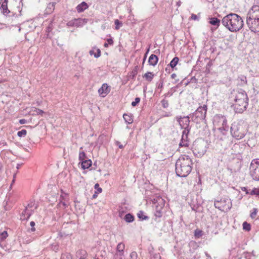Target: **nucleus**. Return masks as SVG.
Instances as JSON below:
<instances>
[{"mask_svg": "<svg viewBox=\"0 0 259 259\" xmlns=\"http://www.w3.org/2000/svg\"><path fill=\"white\" fill-rule=\"evenodd\" d=\"M154 74L151 72H147L144 75L143 77L145 78L147 81H151L154 77Z\"/></svg>", "mask_w": 259, "mask_h": 259, "instance_id": "obj_31", "label": "nucleus"}, {"mask_svg": "<svg viewBox=\"0 0 259 259\" xmlns=\"http://www.w3.org/2000/svg\"><path fill=\"white\" fill-rule=\"evenodd\" d=\"M115 144L116 145L118 146L120 149H122L123 148V146L122 144H121V143L119 141H116Z\"/></svg>", "mask_w": 259, "mask_h": 259, "instance_id": "obj_57", "label": "nucleus"}, {"mask_svg": "<svg viewBox=\"0 0 259 259\" xmlns=\"http://www.w3.org/2000/svg\"><path fill=\"white\" fill-rule=\"evenodd\" d=\"M78 159L80 161L86 160V154L83 151H80L79 153Z\"/></svg>", "mask_w": 259, "mask_h": 259, "instance_id": "obj_34", "label": "nucleus"}, {"mask_svg": "<svg viewBox=\"0 0 259 259\" xmlns=\"http://www.w3.org/2000/svg\"><path fill=\"white\" fill-rule=\"evenodd\" d=\"M229 98L230 101L234 102L232 106L236 113H241L246 110L249 99L245 91L242 89L233 90Z\"/></svg>", "mask_w": 259, "mask_h": 259, "instance_id": "obj_1", "label": "nucleus"}, {"mask_svg": "<svg viewBox=\"0 0 259 259\" xmlns=\"http://www.w3.org/2000/svg\"><path fill=\"white\" fill-rule=\"evenodd\" d=\"M207 109V106L205 104L197 108L194 113L190 114L192 121L196 124L205 122Z\"/></svg>", "mask_w": 259, "mask_h": 259, "instance_id": "obj_5", "label": "nucleus"}, {"mask_svg": "<svg viewBox=\"0 0 259 259\" xmlns=\"http://www.w3.org/2000/svg\"><path fill=\"white\" fill-rule=\"evenodd\" d=\"M26 209L28 210V213H30V215H31V214L33 212V210L32 209H28V207H26Z\"/></svg>", "mask_w": 259, "mask_h": 259, "instance_id": "obj_60", "label": "nucleus"}, {"mask_svg": "<svg viewBox=\"0 0 259 259\" xmlns=\"http://www.w3.org/2000/svg\"><path fill=\"white\" fill-rule=\"evenodd\" d=\"M246 23L251 31L254 32H259V20L247 16Z\"/></svg>", "mask_w": 259, "mask_h": 259, "instance_id": "obj_10", "label": "nucleus"}, {"mask_svg": "<svg viewBox=\"0 0 259 259\" xmlns=\"http://www.w3.org/2000/svg\"><path fill=\"white\" fill-rule=\"evenodd\" d=\"M125 248V245L122 242H120L118 244L117 247H116V250L114 254H120L122 255L124 254V250Z\"/></svg>", "mask_w": 259, "mask_h": 259, "instance_id": "obj_17", "label": "nucleus"}, {"mask_svg": "<svg viewBox=\"0 0 259 259\" xmlns=\"http://www.w3.org/2000/svg\"><path fill=\"white\" fill-rule=\"evenodd\" d=\"M101 56V51L100 49H97V53H95L94 57L96 58L99 57Z\"/></svg>", "mask_w": 259, "mask_h": 259, "instance_id": "obj_53", "label": "nucleus"}, {"mask_svg": "<svg viewBox=\"0 0 259 259\" xmlns=\"http://www.w3.org/2000/svg\"><path fill=\"white\" fill-rule=\"evenodd\" d=\"M207 143L202 140H196L193 145V152L194 154L198 157L202 156L206 152L207 149Z\"/></svg>", "mask_w": 259, "mask_h": 259, "instance_id": "obj_6", "label": "nucleus"}, {"mask_svg": "<svg viewBox=\"0 0 259 259\" xmlns=\"http://www.w3.org/2000/svg\"><path fill=\"white\" fill-rule=\"evenodd\" d=\"M30 225L31 227V231L34 232L35 230V228H34L35 225V223L33 221H31L30 223Z\"/></svg>", "mask_w": 259, "mask_h": 259, "instance_id": "obj_50", "label": "nucleus"}, {"mask_svg": "<svg viewBox=\"0 0 259 259\" xmlns=\"http://www.w3.org/2000/svg\"><path fill=\"white\" fill-rule=\"evenodd\" d=\"M30 213H28V210L25 208V210L22 212L21 219L22 220H27L30 217Z\"/></svg>", "mask_w": 259, "mask_h": 259, "instance_id": "obj_29", "label": "nucleus"}, {"mask_svg": "<svg viewBox=\"0 0 259 259\" xmlns=\"http://www.w3.org/2000/svg\"><path fill=\"white\" fill-rule=\"evenodd\" d=\"M8 236V233L6 231H3L0 234V241H4Z\"/></svg>", "mask_w": 259, "mask_h": 259, "instance_id": "obj_37", "label": "nucleus"}, {"mask_svg": "<svg viewBox=\"0 0 259 259\" xmlns=\"http://www.w3.org/2000/svg\"><path fill=\"white\" fill-rule=\"evenodd\" d=\"M244 257L246 259H251V254L249 252L244 253Z\"/></svg>", "mask_w": 259, "mask_h": 259, "instance_id": "obj_49", "label": "nucleus"}, {"mask_svg": "<svg viewBox=\"0 0 259 259\" xmlns=\"http://www.w3.org/2000/svg\"><path fill=\"white\" fill-rule=\"evenodd\" d=\"M192 160L186 155H181L176 163V172L180 177H186L192 169Z\"/></svg>", "mask_w": 259, "mask_h": 259, "instance_id": "obj_2", "label": "nucleus"}, {"mask_svg": "<svg viewBox=\"0 0 259 259\" xmlns=\"http://www.w3.org/2000/svg\"><path fill=\"white\" fill-rule=\"evenodd\" d=\"M76 256L79 259H85L87 256V253L85 250L80 249L76 252Z\"/></svg>", "mask_w": 259, "mask_h": 259, "instance_id": "obj_19", "label": "nucleus"}, {"mask_svg": "<svg viewBox=\"0 0 259 259\" xmlns=\"http://www.w3.org/2000/svg\"><path fill=\"white\" fill-rule=\"evenodd\" d=\"M34 205V203L33 202H31L28 204V205L26 207H28V209H32L33 206Z\"/></svg>", "mask_w": 259, "mask_h": 259, "instance_id": "obj_61", "label": "nucleus"}, {"mask_svg": "<svg viewBox=\"0 0 259 259\" xmlns=\"http://www.w3.org/2000/svg\"><path fill=\"white\" fill-rule=\"evenodd\" d=\"M179 61V58L178 57H175L170 61L169 65L172 68H174L176 66V65L178 64Z\"/></svg>", "mask_w": 259, "mask_h": 259, "instance_id": "obj_33", "label": "nucleus"}, {"mask_svg": "<svg viewBox=\"0 0 259 259\" xmlns=\"http://www.w3.org/2000/svg\"><path fill=\"white\" fill-rule=\"evenodd\" d=\"M60 200H69L68 194L63 192V191L61 190Z\"/></svg>", "mask_w": 259, "mask_h": 259, "instance_id": "obj_35", "label": "nucleus"}, {"mask_svg": "<svg viewBox=\"0 0 259 259\" xmlns=\"http://www.w3.org/2000/svg\"><path fill=\"white\" fill-rule=\"evenodd\" d=\"M153 259H161L159 253H155L153 255Z\"/></svg>", "mask_w": 259, "mask_h": 259, "instance_id": "obj_51", "label": "nucleus"}, {"mask_svg": "<svg viewBox=\"0 0 259 259\" xmlns=\"http://www.w3.org/2000/svg\"><path fill=\"white\" fill-rule=\"evenodd\" d=\"M138 217L141 220H147L149 219L148 217L145 214V213L143 211L140 210L137 214Z\"/></svg>", "mask_w": 259, "mask_h": 259, "instance_id": "obj_32", "label": "nucleus"}, {"mask_svg": "<svg viewBox=\"0 0 259 259\" xmlns=\"http://www.w3.org/2000/svg\"><path fill=\"white\" fill-rule=\"evenodd\" d=\"M222 24L231 32H237L243 26L242 18L235 13L225 16L222 20Z\"/></svg>", "mask_w": 259, "mask_h": 259, "instance_id": "obj_3", "label": "nucleus"}, {"mask_svg": "<svg viewBox=\"0 0 259 259\" xmlns=\"http://www.w3.org/2000/svg\"><path fill=\"white\" fill-rule=\"evenodd\" d=\"M138 68V66H137L136 67V69L133 70L132 72V74L133 75V77H134L135 76V75L137 74V69Z\"/></svg>", "mask_w": 259, "mask_h": 259, "instance_id": "obj_55", "label": "nucleus"}, {"mask_svg": "<svg viewBox=\"0 0 259 259\" xmlns=\"http://www.w3.org/2000/svg\"><path fill=\"white\" fill-rule=\"evenodd\" d=\"M123 118H124L125 122L128 124H131L133 121L132 115L130 114L125 113L123 115Z\"/></svg>", "mask_w": 259, "mask_h": 259, "instance_id": "obj_28", "label": "nucleus"}, {"mask_svg": "<svg viewBox=\"0 0 259 259\" xmlns=\"http://www.w3.org/2000/svg\"><path fill=\"white\" fill-rule=\"evenodd\" d=\"M134 216L130 213L126 214L124 218V220L127 223H132L134 221Z\"/></svg>", "mask_w": 259, "mask_h": 259, "instance_id": "obj_30", "label": "nucleus"}, {"mask_svg": "<svg viewBox=\"0 0 259 259\" xmlns=\"http://www.w3.org/2000/svg\"><path fill=\"white\" fill-rule=\"evenodd\" d=\"M187 139L184 135H182V139L179 144L180 147H188L189 145V141H187Z\"/></svg>", "mask_w": 259, "mask_h": 259, "instance_id": "obj_24", "label": "nucleus"}, {"mask_svg": "<svg viewBox=\"0 0 259 259\" xmlns=\"http://www.w3.org/2000/svg\"><path fill=\"white\" fill-rule=\"evenodd\" d=\"M26 134H27L26 130H22L21 131L18 132L17 136L19 137H22L25 136Z\"/></svg>", "mask_w": 259, "mask_h": 259, "instance_id": "obj_38", "label": "nucleus"}, {"mask_svg": "<svg viewBox=\"0 0 259 259\" xmlns=\"http://www.w3.org/2000/svg\"><path fill=\"white\" fill-rule=\"evenodd\" d=\"M225 137L224 136H221L220 138L218 137L216 140H217V143H218L219 141H224V139L225 138Z\"/></svg>", "mask_w": 259, "mask_h": 259, "instance_id": "obj_62", "label": "nucleus"}, {"mask_svg": "<svg viewBox=\"0 0 259 259\" xmlns=\"http://www.w3.org/2000/svg\"><path fill=\"white\" fill-rule=\"evenodd\" d=\"M110 91V89L107 83H103L102 87L98 90L99 95L102 97H105Z\"/></svg>", "mask_w": 259, "mask_h": 259, "instance_id": "obj_14", "label": "nucleus"}, {"mask_svg": "<svg viewBox=\"0 0 259 259\" xmlns=\"http://www.w3.org/2000/svg\"><path fill=\"white\" fill-rule=\"evenodd\" d=\"M172 95V93L168 92V93L164 94L165 97H170Z\"/></svg>", "mask_w": 259, "mask_h": 259, "instance_id": "obj_63", "label": "nucleus"}, {"mask_svg": "<svg viewBox=\"0 0 259 259\" xmlns=\"http://www.w3.org/2000/svg\"><path fill=\"white\" fill-rule=\"evenodd\" d=\"M21 4V6H22V5H23L22 0H19V6L18 7V8L19 9L18 11L19 12V14L18 15H19V16L21 15V10H20Z\"/></svg>", "mask_w": 259, "mask_h": 259, "instance_id": "obj_56", "label": "nucleus"}, {"mask_svg": "<svg viewBox=\"0 0 259 259\" xmlns=\"http://www.w3.org/2000/svg\"><path fill=\"white\" fill-rule=\"evenodd\" d=\"M184 130L183 132V135H184L185 137H186V138H188V133L190 132V127H188V128H183Z\"/></svg>", "mask_w": 259, "mask_h": 259, "instance_id": "obj_44", "label": "nucleus"}, {"mask_svg": "<svg viewBox=\"0 0 259 259\" xmlns=\"http://www.w3.org/2000/svg\"><path fill=\"white\" fill-rule=\"evenodd\" d=\"M107 41L108 44L110 45H112L113 44V40L112 38H108L107 39Z\"/></svg>", "mask_w": 259, "mask_h": 259, "instance_id": "obj_58", "label": "nucleus"}, {"mask_svg": "<svg viewBox=\"0 0 259 259\" xmlns=\"http://www.w3.org/2000/svg\"><path fill=\"white\" fill-rule=\"evenodd\" d=\"M257 212V208H254L253 209V211L250 213V217H251L252 219H254V218H255V217H256V215Z\"/></svg>", "mask_w": 259, "mask_h": 259, "instance_id": "obj_47", "label": "nucleus"}, {"mask_svg": "<svg viewBox=\"0 0 259 259\" xmlns=\"http://www.w3.org/2000/svg\"><path fill=\"white\" fill-rule=\"evenodd\" d=\"M61 259H71V254L69 253L63 254L61 257Z\"/></svg>", "mask_w": 259, "mask_h": 259, "instance_id": "obj_46", "label": "nucleus"}, {"mask_svg": "<svg viewBox=\"0 0 259 259\" xmlns=\"http://www.w3.org/2000/svg\"><path fill=\"white\" fill-rule=\"evenodd\" d=\"M140 100L141 99L140 98H136L135 101L132 102V106L133 107L136 106L137 104L140 102Z\"/></svg>", "mask_w": 259, "mask_h": 259, "instance_id": "obj_45", "label": "nucleus"}, {"mask_svg": "<svg viewBox=\"0 0 259 259\" xmlns=\"http://www.w3.org/2000/svg\"><path fill=\"white\" fill-rule=\"evenodd\" d=\"M163 208H161L160 207H155V216L156 218H161L163 214Z\"/></svg>", "mask_w": 259, "mask_h": 259, "instance_id": "obj_27", "label": "nucleus"}, {"mask_svg": "<svg viewBox=\"0 0 259 259\" xmlns=\"http://www.w3.org/2000/svg\"><path fill=\"white\" fill-rule=\"evenodd\" d=\"M213 123L215 126H219V130L224 134V132L228 130V126L227 125V120L226 117L221 114L215 115L213 119Z\"/></svg>", "mask_w": 259, "mask_h": 259, "instance_id": "obj_7", "label": "nucleus"}, {"mask_svg": "<svg viewBox=\"0 0 259 259\" xmlns=\"http://www.w3.org/2000/svg\"><path fill=\"white\" fill-rule=\"evenodd\" d=\"M161 103L162 107L164 108H166L168 107L169 104H168V102L167 100H166L165 99H163L161 101Z\"/></svg>", "mask_w": 259, "mask_h": 259, "instance_id": "obj_41", "label": "nucleus"}, {"mask_svg": "<svg viewBox=\"0 0 259 259\" xmlns=\"http://www.w3.org/2000/svg\"><path fill=\"white\" fill-rule=\"evenodd\" d=\"M99 185L98 184H96L95 185V188L97 189V191L99 193H101L102 191V188H99Z\"/></svg>", "mask_w": 259, "mask_h": 259, "instance_id": "obj_52", "label": "nucleus"}, {"mask_svg": "<svg viewBox=\"0 0 259 259\" xmlns=\"http://www.w3.org/2000/svg\"><path fill=\"white\" fill-rule=\"evenodd\" d=\"M138 254L136 251H133L130 253V259H137Z\"/></svg>", "mask_w": 259, "mask_h": 259, "instance_id": "obj_43", "label": "nucleus"}, {"mask_svg": "<svg viewBox=\"0 0 259 259\" xmlns=\"http://www.w3.org/2000/svg\"><path fill=\"white\" fill-rule=\"evenodd\" d=\"M203 235V232L201 230L196 229L194 232V236L196 238H200Z\"/></svg>", "mask_w": 259, "mask_h": 259, "instance_id": "obj_36", "label": "nucleus"}, {"mask_svg": "<svg viewBox=\"0 0 259 259\" xmlns=\"http://www.w3.org/2000/svg\"><path fill=\"white\" fill-rule=\"evenodd\" d=\"M88 22V19L85 18H77L73 19L68 21L66 25L69 27H82L87 24Z\"/></svg>", "mask_w": 259, "mask_h": 259, "instance_id": "obj_11", "label": "nucleus"}, {"mask_svg": "<svg viewBox=\"0 0 259 259\" xmlns=\"http://www.w3.org/2000/svg\"><path fill=\"white\" fill-rule=\"evenodd\" d=\"M19 123L21 124H23L27 123V120L25 119H21L19 120Z\"/></svg>", "mask_w": 259, "mask_h": 259, "instance_id": "obj_59", "label": "nucleus"}, {"mask_svg": "<svg viewBox=\"0 0 259 259\" xmlns=\"http://www.w3.org/2000/svg\"><path fill=\"white\" fill-rule=\"evenodd\" d=\"M214 207L222 211H228L232 207L231 200L229 198L221 199L220 201H214Z\"/></svg>", "mask_w": 259, "mask_h": 259, "instance_id": "obj_8", "label": "nucleus"}, {"mask_svg": "<svg viewBox=\"0 0 259 259\" xmlns=\"http://www.w3.org/2000/svg\"><path fill=\"white\" fill-rule=\"evenodd\" d=\"M55 3H50L48 4L47 8L46 10V13L51 14L52 13L55 9Z\"/></svg>", "mask_w": 259, "mask_h": 259, "instance_id": "obj_26", "label": "nucleus"}, {"mask_svg": "<svg viewBox=\"0 0 259 259\" xmlns=\"http://www.w3.org/2000/svg\"><path fill=\"white\" fill-rule=\"evenodd\" d=\"M191 19L194 20H198L199 19L198 17L194 14H192Z\"/></svg>", "mask_w": 259, "mask_h": 259, "instance_id": "obj_54", "label": "nucleus"}, {"mask_svg": "<svg viewBox=\"0 0 259 259\" xmlns=\"http://www.w3.org/2000/svg\"><path fill=\"white\" fill-rule=\"evenodd\" d=\"M209 20H209V23L211 25L215 26L217 27V28H218L220 26V23H221V21L220 19H218L216 17H212V18H210Z\"/></svg>", "mask_w": 259, "mask_h": 259, "instance_id": "obj_20", "label": "nucleus"}, {"mask_svg": "<svg viewBox=\"0 0 259 259\" xmlns=\"http://www.w3.org/2000/svg\"><path fill=\"white\" fill-rule=\"evenodd\" d=\"M250 194L251 195H259V188L258 189H257V188H254L253 189Z\"/></svg>", "mask_w": 259, "mask_h": 259, "instance_id": "obj_48", "label": "nucleus"}, {"mask_svg": "<svg viewBox=\"0 0 259 259\" xmlns=\"http://www.w3.org/2000/svg\"><path fill=\"white\" fill-rule=\"evenodd\" d=\"M113 259H124V255H122V254H114Z\"/></svg>", "mask_w": 259, "mask_h": 259, "instance_id": "obj_42", "label": "nucleus"}, {"mask_svg": "<svg viewBox=\"0 0 259 259\" xmlns=\"http://www.w3.org/2000/svg\"><path fill=\"white\" fill-rule=\"evenodd\" d=\"M81 167L83 169H87L89 168L92 164V162L90 159H86L85 160H83L81 161Z\"/></svg>", "mask_w": 259, "mask_h": 259, "instance_id": "obj_21", "label": "nucleus"}, {"mask_svg": "<svg viewBox=\"0 0 259 259\" xmlns=\"http://www.w3.org/2000/svg\"><path fill=\"white\" fill-rule=\"evenodd\" d=\"M243 229L246 231L250 230L251 227L249 224L245 222L243 223Z\"/></svg>", "mask_w": 259, "mask_h": 259, "instance_id": "obj_39", "label": "nucleus"}, {"mask_svg": "<svg viewBox=\"0 0 259 259\" xmlns=\"http://www.w3.org/2000/svg\"><path fill=\"white\" fill-rule=\"evenodd\" d=\"M1 9L3 10L4 14L7 15L10 12V11L8 9V2H7L6 1H4L2 3Z\"/></svg>", "mask_w": 259, "mask_h": 259, "instance_id": "obj_23", "label": "nucleus"}, {"mask_svg": "<svg viewBox=\"0 0 259 259\" xmlns=\"http://www.w3.org/2000/svg\"><path fill=\"white\" fill-rule=\"evenodd\" d=\"M158 61L157 56L154 54H152L150 56L148 59V63L150 65L154 66H155Z\"/></svg>", "mask_w": 259, "mask_h": 259, "instance_id": "obj_16", "label": "nucleus"}, {"mask_svg": "<svg viewBox=\"0 0 259 259\" xmlns=\"http://www.w3.org/2000/svg\"><path fill=\"white\" fill-rule=\"evenodd\" d=\"M237 80L240 81V84L241 86H244L245 85H246L247 84V80L246 77L243 75H239L238 78Z\"/></svg>", "mask_w": 259, "mask_h": 259, "instance_id": "obj_22", "label": "nucleus"}, {"mask_svg": "<svg viewBox=\"0 0 259 259\" xmlns=\"http://www.w3.org/2000/svg\"><path fill=\"white\" fill-rule=\"evenodd\" d=\"M165 200L160 196L156 197L153 200L155 207H160L161 208H163L165 205Z\"/></svg>", "mask_w": 259, "mask_h": 259, "instance_id": "obj_15", "label": "nucleus"}, {"mask_svg": "<svg viewBox=\"0 0 259 259\" xmlns=\"http://www.w3.org/2000/svg\"><path fill=\"white\" fill-rule=\"evenodd\" d=\"M69 205L68 200H60L57 206L60 208L65 209Z\"/></svg>", "mask_w": 259, "mask_h": 259, "instance_id": "obj_25", "label": "nucleus"}, {"mask_svg": "<svg viewBox=\"0 0 259 259\" xmlns=\"http://www.w3.org/2000/svg\"><path fill=\"white\" fill-rule=\"evenodd\" d=\"M230 132L234 138L239 140L245 137L247 133V130L242 124L238 122H234L231 124Z\"/></svg>", "mask_w": 259, "mask_h": 259, "instance_id": "obj_4", "label": "nucleus"}, {"mask_svg": "<svg viewBox=\"0 0 259 259\" xmlns=\"http://www.w3.org/2000/svg\"><path fill=\"white\" fill-rule=\"evenodd\" d=\"M250 175L255 181H259V159H253L250 165Z\"/></svg>", "mask_w": 259, "mask_h": 259, "instance_id": "obj_9", "label": "nucleus"}, {"mask_svg": "<svg viewBox=\"0 0 259 259\" xmlns=\"http://www.w3.org/2000/svg\"><path fill=\"white\" fill-rule=\"evenodd\" d=\"M178 122H179L180 125L182 128H188L190 127L189 126L190 124V118H191L190 116H184L182 117L181 116H177L176 117Z\"/></svg>", "mask_w": 259, "mask_h": 259, "instance_id": "obj_12", "label": "nucleus"}, {"mask_svg": "<svg viewBox=\"0 0 259 259\" xmlns=\"http://www.w3.org/2000/svg\"><path fill=\"white\" fill-rule=\"evenodd\" d=\"M36 112L38 114H41L44 113V111L40 109H38Z\"/></svg>", "mask_w": 259, "mask_h": 259, "instance_id": "obj_64", "label": "nucleus"}, {"mask_svg": "<svg viewBox=\"0 0 259 259\" xmlns=\"http://www.w3.org/2000/svg\"><path fill=\"white\" fill-rule=\"evenodd\" d=\"M247 16L259 20V6H253L248 12Z\"/></svg>", "mask_w": 259, "mask_h": 259, "instance_id": "obj_13", "label": "nucleus"}, {"mask_svg": "<svg viewBox=\"0 0 259 259\" xmlns=\"http://www.w3.org/2000/svg\"><path fill=\"white\" fill-rule=\"evenodd\" d=\"M115 29L118 30L122 25V22H120L118 19L115 21Z\"/></svg>", "mask_w": 259, "mask_h": 259, "instance_id": "obj_40", "label": "nucleus"}, {"mask_svg": "<svg viewBox=\"0 0 259 259\" xmlns=\"http://www.w3.org/2000/svg\"><path fill=\"white\" fill-rule=\"evenodd\" d=\"M88 7V5L85 2H82L81 3L77 6L76 9L78 13H80L87 9Z\"/></svg>", "mask_w": 259, "mask_h": 259, "instance_id": "obj_18", "label": "nucleus"}]
</instances>
